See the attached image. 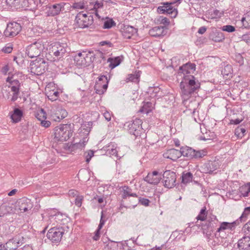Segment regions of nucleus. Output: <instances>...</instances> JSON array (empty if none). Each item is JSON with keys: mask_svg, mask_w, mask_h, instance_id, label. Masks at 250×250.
<instances>
[{"mask_svg": "<svg viewBox=\"0 0 250 250\" xmlns=\"http://www.w3.org/2000/svg\"><path fill=\"white\" fill-rule=\"evenodd\" d=\"M200 85V83L193 75L184 76L180 83L182 99L185 101L188 99L193 94L197 92Z\"/></svg>", "mask_w": 250, "mask_h": 250, "instance_id": "nucleus-1", "label": "nucleus"}, {"mask_svg": "<svg viewBox=\"0 0 250 250\" xmlns=\"http://www.w3.org/2000/svg\"><path fill=\"white\" fill-rule=\"evenodd\" d=\"M73 133V125H60L54 129V138L58 141H66L72 137Z\"/></svg>", "mask_w": 250, "mask_h": 250, "instance_id": "nucleus-2", "label": "nucleus"}, {"mask_svg": "<svg viewBox=\"0 0 250 250\" xmlns=\"http://www.w3.org/2000/svg\"><path fill=\"white\" fill-rule=\"evenodd\" d=\"M142 121L141 119L136 118L131 121L126 122L125 126L126 127L128 132L133 135L136 138L145 136V130L142 128Z\"/></svg>", "mask_w": 250, "mask_h": 250, "instance_id": "nucleus-3", "label": "nucleus"}, {"mask_svg": "<svg viewBox=\"0 0 250 250\" xmlns=\"http://www.w3.org/2000/svg\"><path fill=\"white\" fill-rule=\"evenodd\" d=\"M47 62L42 58H39L30 63V72L36 75L43 74L47 68Z\"/></svg>", "mask_w": 250, "mask_h": 250, "instance_id": "nucleus-4", "label": "nucleus"}, {"mask_svg": "<svg viewBox=\"0 0 250 250\" xmlns=\"http://www.w3.org/2000/svg\"><path fill=\"white\" fill-rule=\"evenodd\" d=\"M182 0H176L171 2H164L157 8V12L159 14H167L170 15L171 18H175L178 14V11L176 8L172 6V4L178 2L180 3Z\"/></svg>", "mask_w": 250, "mask_h": 250, "instance_id": "nucleus-5", "label": "nucleus"}, {"mask_svg": "<svg viewBox=\"0 0 250 250\" xmlns=\"http://www.w3.org/2000/svg\"><path fill=\"white\" fill-rule=\"evenodd\" d=\"M44 49V45L41 41H37L28 45L26 48V54L30 58L37 57Z\"/></svg>", "mask_w": 250, "mask_h": 250, "instance_id": "nucleus-6", "label": "nucleus"}, {"mask_svg": "<svg viewBox=\"0 0 250 250\" xmlns=\"http://www.w3.org/2000/svg\"><path fill=\"white\" fill-rule=\"evenodd\" d=\"M75 21L78 27L85 28L91 25L93 22V17L82 12L79 13L75 17Z\"/></svg>", "mask_w": 250, "mask_h": 250, "instance_id": "nucleus-7", "label": "nucleus"}, {"mask_svg": "<svg viewBox=\"0 0 250 250\" xmlns=\"http://www.w3.org/2000/svg\"><path fill=\"white\" fill-rule=\"evenodd\" d=\"M64 233V229L62 227H53L51 228L47 233V237L52 243H59Z\"/></svg>", "mask_w": 250, "mask_h": 250, "instance_id": "nucleus-8", "label": "nucleus"}, {"mask_svg": "<svg viewBox=\"0 0 250 250\" xmlns=\"http://www.w3.org/2000/svg\"><path fill=\"white\" fill-rule=\"evenodd\" d=\"M237 220L231 223L223 222L220 223L219 227L217 228L216 235L218 233L220 237L223 238L226 237V231H232L235 229V226L239 223Z\"/></svg>", "mask_w": 250, "mask_h": 250, "instance_id": "nucleus-9", "label": "nucleus"}, {"mask_svg": "<svg viewBox=\"0 0 250 250\" xmlns=\"http://www.w3.org/2000/svg\"><path fill=\"white\" fill-rule=\"evenodd\" d=\"M67 45L64 43L55 42L50 49V53L55 56L54 59H60L67 52Z\"/></svg>", "mask_w": 250, "mask_h": 250, "instance_id": "nucleus-10", "label": "nucleus"}, {"mask_svg": "<svg viewBox=\"0 0 250 250\" xmlns=\"http://www.w3.org/2000/svg\"><path fill=\"white\" fill-rule=\"evenodd\" d=\"M21 29V24L17 22H11L7 24L3 34L5 37L11 38L17 35Z\"/></svg>", "mask_w": 250, "mask_h": 250, "instance_id": "nucleus-11", "label": "nucleus"}, {"mask_svg": "<svg viewBox=\"0 0 250 250\" xmlns=\"http://www.w3.org/2000/svg\"><path fill=\"white\" fill-rule=\"evenodd\" d=\"M163 176L162 182L165 188H170L176 185V175L175 172L166 170L164 172Z\"/></svg>", "mask_w": 250, "mask_h": 250, "instance_id": "nucleus-12", "label": "nucleus"}, {"mask_svg": "<svg viewBox=\"0 0 250 250\" xmlns=\"http://www.w3.org/2000/svg\"><path fill=\"white\" fill-rule=\"evenodd\" d=\"M66 4L64 2L55 3L53 5H48L46 12L47 16L54 17L58 15L61 11L64 10V6Z\"/></svg>", "mask_w": 250, "mask_h": 250, "instance_id": "nucleus-13", "label": "nucleus"}, {"mask_svg": "<svg viewBox=\"0 0 250 250\" xmlns=\"http://www.w3.org/2000/svg\"><path fill=\"white\" fill-rule=\"evenodd\" d=\"M67 115L66 110L61 107L53 108L51 110V118L55 122H60Z\"/></svg>", "mask_w": 250, "mask_h": 250, "instance_id": "nucleus-14", "label": "nucleus"}, {"mask_svg": "<svg viewBox=\"0 0 250 250\" xmlns=\"http://www.w3.org/2000/svg\"><path fill=\"white\" fill-rule=\"evenodd\" d=\"M161 174L157 171H153L151 173H148L144 178V181L152 185H157L161 179Z\"/></svg>", "mask_w": 250, "mask_h": 250, "instance_id": "nucleus-15", "label": "nucleus"}, {"mask_svg": "<svg viewBox=\"0 0 250 250\" xmlns=\"http://www.w3.org/2000/svg\"><path fill=\"white\" fill-rule=\"evenodd\" d=\"M218 167V165L217 162L209 161L204 163L201 167L202 172L204 173L212 174Z\"/></svg>", "mask_w": 250, "mask_h": 250, "instance_id": "nucleus-16", "label": "nucleus"}, {"mask_svg": "<svg viewBox=\"0 0 250 250\" xmlns=\"http://www.w3.org/2000/svg\"><path fill=\"white\" fill-rule=\"evenodd\" d=\"M36 117L41 122V124L42 126L47 128L50 125V122L46 120V113L43 109L41 108L37 112Z\"/></svg>", "mask_w": 250, "mask_h": 250, "instance_id": "nucleus-17", "label": "nucleus"}, {"mask_svg": "<svg viewBox=\"0 0 250 250\" xmlns=\"http://www.w3.org/2000/svg\"><path fill=\"white\" fill-rule=\"evenodd\" d=\"M195 70V64L188 62L180 67L179 73H182L184 76L191 75L190 73L194 72Z\"/></svg>", "mask_w": 250, "mask_h": 250, "instance_id": "nucleus-18", "label": "nucleus"}, {"mask_svg": "<svg viewBox=\"0 0 250 250\" xmlns=\"http://www.w3.org/2000/svg\"><path fill=\"white\" fill-rule=\"evenodd\" d=\"M9 87H11V90L13 92L11 101L15 102L18 99L20 93V83L19 81L18 80H13L11 82V86Z\"/></svg>", "mask_w": 250, "mask_h": 250, "instance_id": "nucleus-19", "label": "nucleus"}, {"mask_svg": "<svg viewBox=\"0 0 250 250\" xmlns=\"http://www.w3.org/2000/svg\"><path fill=\"white\" fill-rule=\"evenodd\" d=\"M167 33V29L164 26H155L149 31V34L154 37H163Z\"/></svg>", "mask_w": 250, "mask_h": 250, "instance_id": "nucleus-20", "label": "nucleus"}, {"mask_svg": "<svg viewBox=\"0 0 250 250\" xmlns=\"http://www.w3.org/2000/svg\"><path fill=\"white\" fill-rule=\"evenodd\" d=\"M19 205V209L21 212H26L30 210L32 208V205L30 200L23 198L20 199L18 202Z\"/></svg>", "mask_w": 250, "mask_h": 250, "instance_id": "nucleus-21", "label": "nucleus"}, {"mask_svg": "<svg viewBox=\"0 0 250 250\" xmlns=\"http://www.w3.org/2000/svg\"><path fill=\"white\" fill-rule=\"evenodd\" d=\"M164 156L165 158L171 159L173 161H176L181 156V150H179L174 148L170 149L164 154Z\"/></svg>", "mask_w": 250, "mask_h": 250, "instance_id": "nucleus-22", "label": "nucleus"}, {"mask_svg": "<svg viewBox=\"0 0 250 250\" xmlns=\"http://www.w3.org/2000/svg\"><path fill=\"white\" fill-rule=\"evenodd\" d=\"M237 246L240 250H250V237L245 236L239 239Z\"/></svg>", "mask_w": 250, "mask_h": 250, "instance_id": "nucleus-23", "label": "nucleus"}, {"mask_svg": "<svg viewBox=\"0 0 250 250\" xmlns=\"http://www.w3.org/2000/svg\"><path fill=\"white\" fill-rule=\"evenodd\" d=\"M219 221L214 215H210L207 219V223L208 228L210 232H213L217 227Z\"/></svg>", "mask_w": 250, "mask_h": 250, "instance_id": "nucleus-24", "label": "nucleus"}, {"mask_svg": "<svg viewBox=\"0 0 250 250\" xmlns=\"http://www.w3.org/2000/svg\"><path fill=\"white\" fill-rule=\"evenodd\" d=\"M104 150L107 155L114 156L118 157L117 145L114 143H110L104 147Z\"/></svg>", "mask_w": 250, "mask_h": 250, "instance_id": "nucleus-25", "label": "nucleus"}, {"mask_svg": "<svg viewBox=\"0 0 250 250\" xmlns=\"http://www.w3.org/2000/svg\"><path fill=\"white\" fill-rule=\"evenodd\" d=\"M121 192H122V197L123 199H126L130 196L138 197V195L135 193H132V189L127 186H124L121 187Z\"/></svg>", "mask_w": 250, "mask_h": 250, "instance_id": "nucleus-26", "label": "nucleus"}, {"mask_svg": "<svg viewBox=\"0 0 250 250\" xmlns=\"http://www.w3.org/2000/svg\"><path fill=\"white\" fill-rule=\"evenodd\" d=\"M136 32V29L134 27L127 26L123 29L122 35L125 39H129Z\"/></svg>", "mask_w": 250, "mask_h": 250, "instance_id": "nucleus-27", "label": "nucleus"}, {"mask_svg": "<svg viewBox=\"0 0 250 250\" xmlns=\"http://www.w3.org/2000/svg\"><path fill=\"white\" fill-rule=\"evenodd\" d=\"M22 116V111L18 108H15L13 113L10 115L11 119L13 122L15 123L19 122L21 120Z\"/></svg>", "mask_w": 250, "mask_h": 250, "instance_id": "nucleus-28", "label": "nucleus"}, {"mask_svg": "<svg viewBox=\"0 0 250 250\" xmlns=\"http://www.w3.org/2000/svg\"><path fill=\"white\" fill-rule=\"evenodd\" d=\"M209 39L215 42H221L225 39V36L221 32L215 31L210 34Z\"/></svg>", "mask_w": 250, "mask_h": 250, "instance_id": "nucleus-29", "label": "nucleus"}, {"mask_svg": "<svg viewBox=\"0 0 250 250\" xmlns=\"http://www.w3.org/2000/svg\"><path fill=\"white\" fill-rule=\"evenodd\" d=\"M181 156L186 157L189 159H193L194 149L188 146H183L180 148Z\"/></svg>", "mask_w": 250, "mask_h": 250, "instance_id": "nucleus-30", "label": "nucleus"}, {"mask_svg": "<svg viewBox=\"0 0 250 250\" xmlns=\"http://www.w3.org/2000/svg\"><path fill=\"white\" fill-rule=\"evenodd\" d=\"M84 52H80L74 57V61L76 64L81 67H85L86 64L84 57Z\"/></svg>", "mask_w": 250, "mask_h": 250, "instance_id": "nucleus-31", "label": "nucleus"}, {"mask_svg": "<svg viewBox=\"0 0 250 250\" xmlns=\"http://www.w3.org/2000/svg\"><path fill=\"white\" fill-rule=\"evenodd\" d=\"M20 246V241L16 238L10 239L6 243V247L8 250H16Z\"/></svg>", "mask_w": 250, "mask_h": 250, "instance_id": "nucleus-32", "label": "nucleus"}, {"mask_svg": "<svg viewBox=\"0 0 250 250\" xmlns=\"http://www.w3.org/2000/svg\"><path fill=\"white\" fill-rule=\"evenodd\" d=\"M141 74V71H136L134 74H128V77L126 79V82H131L138 83L140 81Z\"/></svg>", "mask_w": 250, "mask_h": 250, "instance_id": "nucleus-33", "label": "nucleus"}, {"mask_svg": "<svg viewBox=\"0 0 250 250\" xmlns=\"http://www.w3.org/2000/svg\"><path fill=\"white\" fill-rule=\"evenodd\" d=\"M108 80L106 81L105 82L102 83L101 85H99L98 84H96L94 86V89L96 90V93L101 95L104 93V92L106 90L108 87Z\"/></svg>", "mask_w": 250, "mask_h": 250, "instance_id": "nucleus-34", "label": "nucleus"}, {"mask_svg": "<svg viewBox=\"0 0 250 250\" xmlns=\"http://www.w3.org/2000/svg\"><path fill=\"white\" fill-rule=\"evenodd\" d=\"M193 175L190 172H184L182 175V183L184 184H187L192 182Z\"/></svg>", "mask_w": 250, "mask_h": 250, "instance_id": "nucleus-35", "label": "nucleus"}, {"mask_svg": "<svg viewBox=\"0 0 250 250\" xmlns=\"http://www.w3.org/2000/svg\"><path fill=\"white\" fill-rule=\"evenodd\" d=\"M121 59L120 57H117L114 58H109L107 62H110L109 65L111 69H113L118 66L121 62Z\"/></svg>", "mask_w": 250, "mask_h": 250, "instance_id": "nucleus-36", "label": "nucleus"}, {"mask_svg": "<svg viewBox=\"0 0 250 250\" xmlns=\"http://www.w3.org/2000/svg\"><path fill=\"white\" fill-rule=\"evenodd\" d=\"M95 56L93 52H89L87 53L84 52V60H85L86 64H85V67L89 66L92 62L95 61Z\"/></svg>", "mask_w": 250, "mask_h": 250, "instance_id": "nucleus-37", "label": "nucleus"}, {"mask_svg": "<svg viewBox=\"0 0 250 250\" xmlns=\"http://www.w3.org/2000/svg\"><path fill=\"white\" fill-rule=\"evenodd\" d=\"M246 128L245 125H241L235 129V135L238 138H242L246 134Z\"/></svg>", "mask_w": 250, "mask_h": 250, "instance_id": "nucleus-38", "label": "nucleus"}, {"mask_svg": "<svg viewBox=\"0 0 250 250\" xmlns=\"http://www.w3.org/2000/svg\"><path fill=\"white\" fill-rule=\"evenodd\" d=\"M207 215L208 211L207 210L206 207L205 206L200 210L199 213L196 217V219L197 221L200 220L201 221H204L208 219Z\"/></svg>", "mask_w": 250, "mask_h": 250, "instance_id": "nucleus-39", "label": "nucleus"}, {"mask_svg": "<svg viewBox=\"0 0 250 250\" xmlns=\"http://www.w3.org/2000/svg\"><path fill=\"white\" fill-rule=\"evenodd\" d=\"M221 73L224 77L227 76L228 77V78L231 77L232 73L231 65L230 64L224 65V67L221 71Z\"/></svg>", "mask_w": 250, "mask_h": 250, "instance_id": "nucleus-40", "label": "nucleus"}, {"mask_svg": "<svg viewBox=\"0 0 250 250\" xmlns=\"http://www.w3.org/2000/svg\"><path fill=\"white\" fill-rule=\"evenodd\" d=\"M86 138H84L83 141H80L79 143H75L70 146V149L72 150L75 149H82L84 148L85 143L87 142L88 139Z\"/></svg>", "mask_w": 250, "mask_h": 250, "instance_id": "nucleus-41", "label": "nucleus"}, {"mask_svg": "<svg viewBox=\"0 0 250 250\" xmlns=\"http://www.w3.org/2000/svg\"><path fill=\"white\" fill-rule=\"evenodd\" d=\"M54 212H56V210H53ZM53 215L55 216V219L56 220V221H59L60 223L61 224H64V221L65 220H67V216L65 214H62V213H61L60 212H57V213H55Z\"/></svg>", "mask_w": 250, "mask_h": 250, "instance_id": "nucleus-42", "label": "nucleus"}, {"mask_svg": "<svg viewBox=\"0 0 250 250\" xmlns=\"http://www.w3.org/2000/svg\"><path fill=\"white\" fill-rule=\"evenodd\" d=\"M46 96L51 101H56L59 97V92L58 91H49L46 93Z\"/></svg>", "mask_w": 250, "mask_h": 250, "instance_id": "nucleus-43", "label": "nucleus"}, {"mask_svg": "<svg viewBox=\"0 0 250 250\" xmlns=\"http://www.w3.org/2000/svg\"><path fill=\"white\" fill-rule=\"evenodd\" d=\"M207 154V151L205 149L195 150L194 149L193 158L198 159L203 158Z\"/></svg>", "mask_w": 250, "mask_h": 250, "instance_id": "nucleus-44", "label": "nucleus"}, {"mask_svg": "<svg viewBox=\"0 0 250 250\" xmlns=\"http://www.w3.org/2000/svg\"><path fill=\"white\" fill-rule=\"evenodd\" d=\"M86 4V2L84 0L74 2L72 6V8L76 9H87Z\"/></svg>", "mask_w": 250, "mask_h": 250, "instance_id": "nucleus-45", "label": "nucleus"}, {"mask_svg": "<svg viewBox=\"0 0 250 250\" xmlns=\"http://www.w3.org/2000/svg\"><path fill=\"white\" fill-rule=\"evenodd\" d=\"M250 214V207L245 208L244 211L239 217L238 221L241 222H245L246 221L248 215Z\"/></svg>", "mask_w": 250, "mask_h": 250, "instance_id": "nucleus-46", "label": "nucleus"}, {"mask_svg": "<svg viewBox=\"0 0 250 250\" xmlns=\"http://www.w3.org/2000/svg\"><path fill=\"white\" fill-rule=\"evenodd\" d=\"M94 56L95 61L97 62L102 63V60L104 61L105 60L104 54L101 51H97L94 54Z\"/></svg>", "mask_w": 250, "mask_h": 250, "instance_id": "nucleus-47", "label": "nucleus"}, {"mask_svg": "<svg viewBox=\"0 0 250 250\" xmlns=\"http://www.w3.org/2000/svg\"><path fill=\"white\" fill-rule=\"evenodd\" d=\"M115 25L116 23L112 19H108L104 21L103 28L110 29Z\"/></svg>", "mask_w": 250, "mask_h": 250, "instance_id": "nucleus-48", "label": "nucleus"}, {"mask_svg": "<svg viewBox=\"0 0 250 250\" xmlns=\"http://www.w3.org/2000/svg\"><path fill=\"white\" fill-rule=\"evenodd\" d=\"M92 122H88L86 124L82 125L81 127V131L84 130V133L88 134L91 130L90 126L92 125Z\"/></svg>", "mask_w": 250, "mask_h": 250, "instance_id": "nucleus-49", "label": "nucleus"}, {"mask_svg": "<svg viewBox=\"0 0 250 250\" xmlns=\"http://www.w3.org/2000/svg\"><path fill=\"white\" fill-rule=\"evenodd\" d=\"M242 26L244 28H250V21L248 20L247 15L246 14L245 17H243L241 20Z\"/></svg>", "mask_w": 250, "mask_h": 250, "instance_id": "nucleus-50", "label": "nucleus"}, {"mask_svg": "<svg viewBox=\"0 0 250 250\" xmlns=\"http://www.w3.org/2000/svg\"><path fill=\"white\" fill-rule=\"evenodd\" d=\"M156 21L158 23L163 24L165 25H168L169 24V21L168 19L163 16H159L157 19Z\"/></svg>", "mask_w": 250, "mask_h": 250, "instance_id": "nucleus-51", "label": "nucleus"}, {"mask_svg": "<svg viewBox=\"0 0 250 250\" xmlns=\"http://www.w3.org/2000/svg\"><path fill=\"white\" fill-rule=\"evenodd\" d=\"M224 15L223 11H220L218 10L215 9L210 14L211 19H217L220 18Z\"/></svg>", "mask_w": 250, "mask_h": 250, "instance_id": "nucleus-52", "label": "nucleus"}, {"mask_svg": "<svg viewBox=\"0 0 250 250\" xmlns=\"http://www.w3.org/2000/svg\"><path fill=\"white\" fill-rule=\"evenodd\" d=\"M94 152L93 150H89L86 151L84 153V156L85 158V161L87 163H88L91 158L94 156Z\"/></svg>", "mask_w": 250, "mask_h": 250, "instance_id": "nucleus-53", "label": "nucleus"}, {"mask_svg": "<svg viewBox=\"0 0 250 250\" xmlns=\"http://www.w3.org/2000/svg\"><path fill=\"white\" fill-rule=\"evenodd\" d=\"M221 29L223 31H226L228 33H232L235 31L234 26L231 25H226L222 26Z\"/></svg>", "mask_w": 250, "mask_h": 250, "instance_id": "nucleus-54", "label": "nucleus"}, {"mask_svg": "<svg viewBox=\"0 0 250 250\" xmlns=\"http://www.w3.org/2000/svg\"><path fill=\"white\" fill-rule=\"evenodd\" d=\"M118 245L116 242L111 241L108 243L105 249L106 250H117Z\"/></svg>", "mask_w": 250, "mask_h": 250, "instance_id": "nucleus-55", "label": "nucleus"}, {"mask_svg": "<svg viewBox=\"0 0 250 250\" xmlns=\"http://www.w3.org/2000/svg\"><path fill=\"white\" fill-rule=\"evenodd\" d=\"M233 59L236 62L238 63L240 65H241L244 63L243 57L240 54H235Z\"/></svg>", "mask_w": 250, "mask_h": 250, "instance_id": "nucleus-56", "label": "nucleus"}, {"mask_svg": "<svg viewBox=\"0 0 250 250\" xmlns=\"http://www.w3.org/2000/svg\"><path fill=\"white\" fill-rule=\"evenodd\" d=\"M93 5V8L92 9L97 10L98 8H102L103 6V3L102 2H99L98 1H96L95 2L94 4H92ZM95 15L98 17L100 18L97 12L95 10Z\"/></svg>", "mask_w": 250, "mask_h": 250, "instance_id": "nucleus-57", "label": "nucleus"}, {"mask_svg": "<svg viewBox=\"0 0 250 250\" xmlns=\"http://www.w3.org/2000/svg\"><path fill=\"white\" fill-rule=\"evenodd\" d=\"M138 202L142 205L148 207L149 205L150 201L148 199L140 197L138 199Z\"/></svg>", "mask_w": 250, "mask_h": 250, "instance_id": "nucleus-58", "label": "nucleus"}, {"mask_svg": "<svg viewBox=\"0 0 250 250\" xmlns=\"http://www.w3.org/2000/svg\"><path fill=\"white\" fill-rule=\"evenodd\" d=\"M243 230L246 235L250 237V221L248 222L243 227Z\"/></svg>", "mask_w": 250, "mask_h": 250, "instance_id": "nucleus-59", "label": "nucleus"}, {"mask_svg": "<svg viewBox=\"0 0 250 250\" xmlns=\"http://www.w3.org/2000/svg\"><path fill=\"white\" fill-rule=\"evenodd\" d=\"M83 199V197L82 195L77 196L75 200V204L78 207H80L82 204V201Z\"/></svg>", "mask_w": 250, "mask_h": 250, "instance_id": "nucleus-60", "label": "nucleus"}, {"mask_svg": "<svg viewBox=\"0 0 250 250\" xmlns=\"http://www.w3.org/2000/svg\"><path fill=\"white\" fill-rule=\"evenodd\" d=\"M98 81H97L96 84H98L99 85H101L102 83H104L105 82L108 80L107 77L106 76L102 75L100 76L98 78Z\"/></svg>", "mask_w": 250, "mask_h": 250, "instance_id": "nucleus-61", "label": "nucleus"}, {"mask_svg": "<svg viewBox=\"0 0 250 250\" xmlns=\"http://www.w3.org/2000/svg\"><path fill=\"white\" fill-rule=\"evenodd\" d=\"M241 41H243L247 43H250V32L243 35L241 37Z\"/></svg>", "mask_w": 250, "mask_h": 250, "instance_id": "nucleus-62", "label": "nucleus"}, {"mask_svg": "<svg viewBox=\"0 0 250 250\" xmlns=\"http://www.w3.org/2000/svg\"><path fill=\"white\" fill-rule=\"evenodd\" d=\"M247 188V191L245 192V193H243V196L246 197L249 195V193L250 192V183H248L246 184L245 187H242L241 189H243L244 188Z\"/></svg>", "mask_w": 250, "mask_h": 250, "instance_id": "nucleus-63", "label": "nucleus"}, {"mask_svg": "<svg viewBox=\"0 0 250 250\" xmlns=\"http://www.w3.org/2000/svg\"><path fill=\"white\" fill-rule=\"evenodd\" d=\"M13 48L11 45L6 46L2 49V51L4 53H9L12 51Z\"/></svg>", "mask_w": 250, "mask_h": 250, "instance_id": "nucleus-64", "label": "nucleus"}]
</instances>
